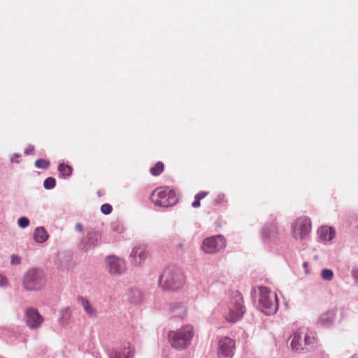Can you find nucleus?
I'll list each match as a JSON object with an SVG mask.
<instances>
[{
  "instance_id": "nucleus-37",
  "label": "nucleus",
  "mask_w": 358,
  "mask_h": 358,
  "mask_svg": "<svg viewBox=\"0 0 358 358\" xmlns=\"http://www.w3.org/2000/svg\"><path fill=\"white\" fill-rule=\"evenodd\" d=\"M224 199V194H220L217 196V198L216 199L215 201L217 203H220Z\"/></svg>"
},
{
  "instance_id": "nucleus-4",
  "label": "nucleus",
  "mask_w": 358,
  "mask_h": 358,
  "mask_svg": "<svg viewBox=\"0 0 358 358\" xmlns=\"http://www.w3.org/2000/svg\"><path fill=\"white\" fill-rule=\"evenodd\" d=\"M22 285L27 290H39L46 285L45 275L42 270L38 268L30 269L24 274Z\"/></svg>"
},
{
  "instance_id": "nucleus-18",
  "label": "nucleus",
  "mask_w": 358,
  "mask_h": 358,
  "mask_svg": "<svg viewBox=\"0 0 358 358\" xmlns=\"http://www.w3.org/2000/svg\"><path fill=\"white\" fill-rule=\"evenodd\" d=\"M78 301L81 303L85 312L91 317H95L97 315V311L94 306L90 303V301L84 298L80 297Z\"/></svg>"
},
{
  "instance_id": "nucleus-39",
  "label": "nucleus",
  "mask_w": 358,
  "mask_h": 358,
  "mask_svg": "<svg viewBox=\"0 0 358 358\" xmlns=\"http://www.w3.org/2000/svg\"><path fill=\"white\" fill-rule=\"evenodd\" d=\"M308 262H303V268H306L308 267Z\"/></svg>"
},
{
  "instance_id": "nucleus-35",
  "label": "nucleus",
  "mask_w": 358,
  "mask_h": 358,
  "mask_svg": "<svg viewBox=\"0 0 358 358\" xmlns=\"http://www.w3.org/2000/svg\"><path fill=\"white\" fill-rule=\"evenodd\" d=\"M8 285L7 279L0 274V286L4 287Z\"/></svg>"
},
{
  "instance_id": "nucleus-7",
  "label": "nucleus",
  "mask_w": 358,
  "mask_h": 358,
  "mask_svg": "<svg viewBox=\"0 0 358 358\" xmlns=\"http://www.w3.org/2000/svg\"><path fill=\"white\" fill-rule=\"evenodd\" d=\"M245 313L243 297L238 294H236L231 302L229 310L225 314V318L231 322L240 320Z\"/></svg>"
},
{
  "instance_id": "nucleus-10",
  "label": "nucleus",
  "mask_w": 358,
  "mask_h": 358,
  "mask_svg": "<svg viewBox=\"0 0 358 358\" xmlns=\"http://www.w3.org/2000/svg\"><path fill=\"white\" fill-rule=\"evenodd\" d=\"M235 349V341L229 337L222 338L218 343V358H232Z\"/></svg>"
},
{
  "instance_id": "nucleus-19",
  "label": "nucleus",
  "mask_w": 358,
  "mask_h": 358,
  "mask_svg": "<svg viewBox=\"0 0 358 358\" xmlns=\"http://www.w3.org/2000/svg\"><path fill=\"white\" fill-rule=\"evenodd\" d=\"M320 238L324 241H331L335 235L334 230L331 227H321L318 230Z\"/></svg>"
},
{
  "instance_id": "nucleus-32",
  "label": "nucleus",
  "mask_w": 358,
  "mask_h": 358,
  "mask_svg": "<svg viewBox=\"0 0 358 358\" xmlns=\"http://www.w3.org/2000/svg\"><path fill=\"white\" fill-rule=\"evenodd\" d=\"M17 224L20 227L25 228L29 226V220L26 217H22L18 220Z\"/></svg>"
},
{
  "instance_id": "nucleus-34",
  "label": "nucleus",
  "mask_w": 358,
  "mask_h": 358,
  "mask_svg": "<svg viewBox=\"0 0 358 358\" xmlns=\"http://www.w3.org/2000/svg\"><path fill=\"white\" fill-rule=\"evenodd\" d=\"M21 258L15 255H13L10 259V263L13 265H17L20 263Z\"/></svg>"
},
{
  "instance_id": "nucleus-40",
  "label": "nucleus",
  "mask_w": 358,
  "mask_h": 358,
  "mask_svg": "<svg viewBox=\"0 0 358 358\" xmlns=\"http://www.w3.org/2000/svg\"><path fill=\"white\" fill-rule=\"evenodd\" d=\"M358 271L354 273L355 278H357Z\"/></svg>"
},
{
  "instance_id": "nucleus-41",
  "label": "nucleus",
  "mask_w": 358,
  "mask_h": 358,
  "mask_svg": "<svg viewBox=\"0 0 358 358\" xmlns=\"http://www.w3.org/2000/svg\"><path fill=\"white\" fill-rule=\"evenodd\" d=\"M357 277H358V275H357Z\"/></svg>"
},
{
  "instance_id": "nucleus-15",
  "label": "nucleus",
  "mask_w": 358,
  "mask_h": 358,
  "mask_svg": "<svg viewBox=\"0 0 358 358\" xmlns=\"http://www.w3.org/2000/svg\"><path fill=\"white\" fill-rule=\"evenodd\" d=\"M57 268L64 272L67 271L73 266V262L71 257L67 255H59L57 261Z\"/></svg>"
},
{
  "instance_id": "nucleus-36",
  "label": "nucleus",
  "mask_w": 358,
  "mask_h": 358,
  "mask_svg": "<svg viewBox=\"0 0 358 358\" xmlns=\"http://www.w3.org/2000/svg\"><path fill=\"white\" fill-rule=\"evenodd\" d=\"M34 152V146L33 145H29L27 150H25V154L27 155H31L33 154Z\"/></svg>"
},
{
  "instance_id": "nucleus-38",
  "label": "nucleus",
  "mask_w": 358,
  "mask_h": 358,
  "mask_svg": "<svg viewBox=\"0 0 358 358\" xmlns=\"http://www.w3.org/2000/svg\"><path fill=\"white\" fill-rule=\"evenodd\" d=\"M76 228L78 231H81L83 230V225L80 223H78L76 225Z\"/></svg>"
},
{
  "instance_id": "nucleus-11",
  "label": "nucleus",
  "mask_w": 358,
  "mask_h": 358,
  "mask_svg": "<svg viewBox=\"0 0 358 358\" xmlns=\"http://www.w3.org/2000/svg\"><path fill=\"white\" fill-rule=\"evenodd\" d=\"M150 255L148 246L145 244H138L134 247L130 257L135 264H140Z\"/></svg>"
},
{
  "instance_id": "nucleus-9",
  "label": "nucleus",
  "mask_w": 358,
  "mask_h": 358,
  "mask_svg": "<svg viewBox=\"0 0 358 358\" xmlns=\"http://www.w3.org/2000/svg\"><path fill=\"white\" fill-rule=\"evenodd\" d=\"M24 320L29 329H37L41 327L44 319L37 309L30 307L25 310Z\"/></svg>"
},
{
  "instance_id": "nucleus-12",
  "label": "nucleus",
  "mask_w": 358,
  "mask_h": 358,
  "mask_svg": "<svg viewBox=\"0 0 358 358\" xmlns=\"http://www.w3.org/2000/svg\"><path fill=\"white\" fill-rule=\"evenodd\" d=\"M107 268L111 274H119L124 271V262L114 256L108 257L106 260Z\"/></svg>"
},
{
  "instance_id": "nucleus-6",
  "label": "nucleus",
  "mask_w": 358,
  "mask_h": 358,
  "mask_svg": "<svg viewBox=\"0 0 358 358\" xmlns=\"http://www.w3.org/2000/svg\"><path fill=\"white\" fill-rule=\"evenodd\" d=\"M259 309L266 315L275 313L278 310V299L275 294L262 289L259 299Z\"/></svg>"
},
{
  "instance_id": "nucleus-30",
  "label": "nucleus",
  "mask_w": 358,
  "mask_h": 358,
  "mask_svg": "<svg viewBox=\"0 0 358 358\" xmlns=\"http://www.w3.org/2000/svg\"><path fill=\"white\" fill-rule=\"evenodd\" d=\"M50 164V163L49 161L43 159H39L35 162V166L38 169H45L49 167Z\"/></svg>"
},
{
  "instance_id": "nucleus-21",
  "label": "nucleus",
  "mask_w": 358,
  "mask_h": 358,
  "mask_svg": "<svg viewBox=\"0 0 358 358\" xmlns=\"http://www.w3.org/2000/svg\"><path fill=\"white\" fill-rule=\"evenodd\" d=\"M34 240L37 243H44L48 238V234L43 227H38L35 229L34 233Z\"/></svg>"
},
{
  "instance_id": "nucleus-1",
  "label": "nucleus",
  "mask_w": 358,
  "mask_h": 358,
  "mask_svg": "<svg viewBox=\"0 0 358 358\" xmlns=\"http://www.w3.org/2000/svg\"><path fill=\"white\" fill-rule=\"evenodd\" d=\"M185 277L180 268L175 266L166 268L159 280L161 287L164 289L177 290L183 287Z\"/></svg>"
},
{
  "instance_id": "nucleus-8",
  "label": "nucleus",
  "mask_w": 358,
  "mask_h": 358,
  "mask_svg": "<svg viewBox=\"0 0 358 358\" xmlns=\"http://www.w3.org/2000/svg\"><path fill=\"white\" fill-rule=\"evenodd\" d=\"M226 239L221 235L208 237L203 240L202 250L208 254H215L226 247Z\"/></svg>"
},
{
  "instance_id": "nucleus-14",
  "label": "nucleus",
  "mask_w": 358,
  "mask_h": 358,
  "mask_svg": "<svg viewBox=\"0 0 358 358\" xmlns=\"http://www.w3.org/2000/svg\"><path fill=\"white\" fill-rule=\"evenodd\" d=\"M262 234L264 240L276 238L278 235V227L277 223L271 222L265 224L262 229Z\"/></svg>"
},
{
  "instance_id": "nucleus-17",
  "label": "nucleus",
  "mask_w": 358,
  "mask_h": 358,
  "mask_svg": "<svg viewBox=\"0 0 358 358\" xmlns=\"http://www.w3.org/2000/svg\"><path fill=\"white\" fill-rule=\"evenodd\" d=\"M171 312L175 317H184L187 315V307L182 303L176 302L172 303Z\"/></svg>"
},
{
  "instance_id": "nucleus-23",
  "label": "nucleus",
  "mask_w": 358,
  "mask_h": 358,
  "mask_svg": "<svg viewBox=\"0 0 358 358\" xmlns=\"http://www.w3.org/2000/svg\"><path fill=\"white\" fill-rule=\"evenodd\" d=\"M58 171L62 177L66 178L72 174L73 169L71 166L62 163L58 166Z\"/></svg>"
},
{
  "instance_id": "nucleus-20",
  "label": "nucleus",
  "mask_w": 358,
  "mask_h": 358,
  "mask_svg": "<svg viewBox=\"0 0 358 358\" xmlns=\"http://www.w3.org/2000/svg\"><path fill=\"white\" fill-rule=\"evenodd\" d=\"M143 294L139 289H131L127 294V299L131 303H138L142 301Z\"/></svg>"
},
{
  "instance_id": "nucleus-31",
  "label": "nucleus",
  "mask_w": 358,
  "mask_h": 358,
  "mask_svg": "<svg viewBox=\"0 0 358 358\" xmlns=\"http://www.w3.org/2000/svg\"><path fill=\"white\" fill-rule=\"evenodd\" d=\"M334 273L331 270L325 268L322 271V277L324 280H331L333 278Z\"/></svg>"
},
{
  "instance_id": "nucleus-28",
  "label": "nucleus",
  "mask_w": 358,
  "mask_h": 358,
  "mask_svg": "<svg viewBox=\"0 0 358 358\" xmlns=\"http://www.w3.org/2000/svg\"><path fill=\"white\" fill-rule=\"evenodd\" d=\"M61 315H62L61 320L62 322V324L63 325L67 324L68 320H69V318L71 317V310L69 308H65L62 309V310L61 312Z\"/></svg>"
},
{
  "instance_id": "nucleus-16",
  "label": "nucleus",
  "mask_w": 358,
  "mask_h": 358,
  "mask_svg": "<svg viewBox=\"0 0 358 358\" xmlns=\"http://www.w3.org/2000/svg\"><path fill=\"white\" fill-rule=\"evenodd\" d=\"M336 308H330L327 312L321 315V316L319 318L320 323L322 325L326 326L331 324L336 319Z\"/></svg>"
},
{
  "instance_id": "nucleus-27",
  "label": "nucleus",
  "mask_w": 358,
  "mask_h": 358,
  "mask_svg": "<svg viewBox=\"0 0 358 358\" xmlns=\"http://www.w3.org/2000/svg\"><path fill=\"white\" fill-rule=\"evenodd\" d=\"M134 353L132 350L128 348L127 350L123 352H117L114 355V358H132Z\"/></svg>"
},
{
  "instance_id": "nucleus-3",
  "label": "nucleus",
  "mask_w": 358,
  "mask_h": 358,
  "mask_svg": "<svg viewBox=\"0 0 358 358\" xmlns=\"http://www.w3.org/2000/svg\"><path fill=\"white\" fill-rule=\"evenodd\" d=\"M150 200L157 206L168 208L177 203L178 196L173 189L159 187L153 190Z\"/></svg>"
},
{
  "instance_id": "nucleus-25",
  "label": "nucleus",
  "mask_w": 358,
  "mask_h": 358,
  "mask_svg": "<svg viewBox=\"0 0 358 358\" xmlns=\"http://www.w3.org/2000/svg\"><path fill=\"white\" fill-rule=\"evenodd\" d=\"M164 166L162 162H157L154 166L150 168V172L154 176L160 175L164 171Z\"/></svg>"
},
{
  "instance_id": "nucleus-24",
  "label": "nucleus",
  "mask_w": 358,
  "mask_h": 358,
  "mask_svg": "<svg viewBox=\"0 0 358 358\" xmlns=\"http://www.w3.org/2000/svg\"><path fill=\"white\" fill-rule=\"evenodd\" d=\"M101 238V234L98 231H90L87 234V243L94 245Z\"/></svg>"
},
{
  "instance_id": "nucleus-29",
  "label": "nucleus",
  "mask_w": 358,
  "mask_h": 358,
  "mask_svg": "<svg viewBox=\"0 0 358 358\" xmlns=\"http://www.w3.org/2000/svg\"><path fill=\"white\" fill-rule=\"evenodd\" d=\"M56 185V180L52 177L47 178L43 183V186L47 189H51L54 188Z\"/></svg>"
},
{
  "instance_id": "nucleus-22",
  "label": "nucleus",
  "mask_w": 358,
  "mask_h": 358,
  "mask_svg": "<svg viewBox=\"0 0 358 358\" xmlns=\"http://www.w3.org/2000/svg\"><path fill=\"white\" fill-rule=\"evenodd\" d=\"M316 338L315 337L310 333L303 332V343H304V350H310L314 348L316 345Z\"/></svg>"
},
{
  "instance_id": "nucleus-5",
  "label": "nucleus",
  "mask_w": 358,
  "mask_h": 358,
  "mask_svg": "<svg viewBox=\"0 0 358 358\" xmlns=\"http://www.w3.org/2000/svg\"><path fill=\"white\" fill-rule=\"evenodd\" d=\"M311 221L306 216L296 218L291 225L292 236L296 240L306 239L311 231Z\"/></svg>"
},
{
  "instance_id": "nucleus-33",
  "label": "nucleus",
  "mask_w": 358,
  "mask_h": 358,
  "mask_svg": "<svg viewBox=\"0 0 358 358\" xmlns=\"http://www.w3.org/2000/svg\"><path fill=\"white\" fill-rule=\"evenodd\" d=\"M112 206L108 203L103 204L101 207V212L105 215H108L112 211Z\"/></svg>"
},
{
  "instance_id": "nucleus-26",
  "label": "nucleus",
  "mask_w": 358,
  "mask_h": 358,
  "mask_svg": "<svg viewBox=\"0 0 358 358\" xmlns=\"http://www.w3.org/2000/svg\"><path fill=\"white\" fill-rule=\"evenodd\" d=\"M209 194L208 192L202 191L198 193L195 197L194 201L192 203V206L194 208H199L201 206V200L206 197Z\"/></svg>"
},
{
  "instance_id": "nucleus-13",
  "label": "nucleus",
  "mask_w": 358,
  "mask_h": 358,
  "mask_svg": "<svg viewBox=\"0 0 358 358\" xmlns=\"http://www.w3.org/2000/svg\"><path fill=\"white\" fill-rule=\"evenodd\" d=\"M290 345L293 350L301 352L304 350L303 332L296 331L290 336Z\"/></svg>"
},
{
  "instance_id": "nucleus-2",
  "label": "nucleus",
  "mask_w": 358,
  "mask_h": 358,
  "mask_svg": "<svg viewBox=\"0 0 358 358\" xmlns=\"http://www.w3.org/2000/svg\"><path fill=\"white\" fill-rule=\"evenodd\" d=\"M168 336L173 348L182 350L190 345L194 336V328L189 324L184 325L176 331H169Z\"/></svg>"
}]
</instances>
